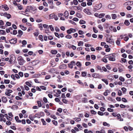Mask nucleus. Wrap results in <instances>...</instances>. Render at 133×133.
<instances>
[{
  "label": "nucleus",
  "mask_w": 133,
  "mask_h": 133,
  "mask_svg": "<svg viewBox=\"0 0 133 133\" xmlns=\"http://www.w3.org/2000/svg\"><path fill=\"white\" fill-rule=\"evenodd\" d=\"M76 65L79 67H81L82 64L81 63L79 62H78L76 63Z\"/></svg>",
  "instance_id": "obj_26"
},
{
  "label": "nucleus",
  "mask_w": 133,
  "mask_h": 133,
  "mask_svg": "<svg viewBox=\"0 0 133 133\" xmlns=\"http://www.w3.org/2000/svg\"><path fill=\"white\" fill-rule=\"evenodd\" d=\"M112 18L113 19H115L117 18V16L115 14H112L111 15Z\"/></svg>",
  "instance_id": "obj_17"
},
{
  "label": "nucleus",
  "mask_w": 133,
  "mask_h": 133,
  "mask_svg": "<svg viewBox=\"0 0 133 133\" xmlns=\"http://www.w3.org/2000/svg\"><path fill=\"white\" fill-rule=\"evenodd\" d=\"M15 104L16 105H21L22 103L21 102H19L18 101H16L15 103Z\"/></svg>",
  "instance_id": "obj_33"
},
{
  "label": "nucleus",
  "mask_w": 133,
  "mask_h": 133,
  "mask_svg": "<svg viewBox=\"0 0 133 133\" xmlns=\"http://www.w3.org/2000/svg\"><path fill=\"white\" fill-rule=\"evenodd\" d=\"M125 3H127V5H132L133 4V1H128Z\"/></svg>",
  "instance_id": "obj_23"
},
{
  "label": "nucleus",
  "mask_w": 133,
  "mask_h": 133,
  "mask_svg": "<svg viewBox=\"0 0 133 133\" xmlns=\"http://www.w3.org/2000/svg\"><path fill=\"white\" fill-rule=\"evenodd\" d=\"M69 15V13L67 11H65L64 13V16L66 18H68Z\"/></svg>",
  "instance_id": "obj_10"
},
{
  "label": "nucleus",
  "mask_w": 133,
  "mask_h": 133,
  "mask_svg": "<svg viewBox=\"0 0 133 133\" xmlns=\"http://www.w3.org/2000/svg\"><path fill=\"white\" fill-rule=\"evenodd\" d=\"M18 34L20 35V36H21L22 35L23 32L21 30H19L18 31Z\"/></svg>",
  "instance_id": "obj_39"
},
{
  "label": "nucleus",
  "mask_w": 133,
  "mask_h": 133,
  "mask_svg": "<svg viewBox=\"0 0 133 133\" xmlns=\"http://www.w3.org/2000/svg\"><path fill=\"white\" fill-rule=\"evenodd\" d=\"M55 15L54 14H51L50 15L49 17L51 19H53L54 17V16Z\"/></svg>",
  "instance_id": "obj_27"
},
{
  "label": "nucleus",
  "mask_w": 133,
  "mask_h": 133,
  "mask_svg": "<svg viewBox=\"0 0 133 133\" xmlns=\"http://www.w3.org/2000/svg\"><path fill=\"white\" fill-rule=\"evenodd\" d=\"M124 24L126 25H129L130 24V23L129 21L127 20H125L124 22Z\"/></svg>",
  "instance_id": "obj_21"
},
{
  "label": "nucleus",
  "mask_w": 133,
  "mask_h": 133,
  "mask_svg": "<svg viewBox=\"0 0 133 133\" xmlns=\"http://www.w3.org/2000/svg\"><path fill=\"white\" fill-rule=\"evenodd\" d=\"M119 38H118L117 40L116 41V43L117 45H119L120 44V41L119 40Z\"/></svg>",
  "instance_id": "obj_45"
},
{
  "label": "nucleus",
  "mask_w": 133,
  "mask_h": 133,
  "mask_svg": "<svg viewBox=\"0 0 133 133\" xmlns=\"http://www.w3.org/2000/svg\"><path fill=\"white\" fill-rule=\"evenodd\" d=\"M33 34L35 36L37 37L39 34V33L38 32H37L34 33Z\"/></svg>",
  "instance_id": "obj_62"
},
{
  "label": "nucleus",
  "mask_w": 133,
  "mask_h": 133,
  "mask_svg": "<svg viewBox=\"0 0 133 133\" xmlns=\"http://www.w3.org/2000/svg\"><path fill=\"white\" fill-rule=\"evenodd\" d=\"M49 27L51 30L52 31H53L54 30V29L52 25H50L49 26Z\"/></svg>",
  "instance_id": "obj_36"
},
{
  "label": "nucleus",
  "mask_w": 133,
  "mask_h": 133,
  "mask_svg": "<svg viewBox=\"0 0 133 133\" xmlns=\"http://www.w3.org/2000/svg\"><path fill=\"white\" fill-rule=\"evenodd\" d=\"M91 59L93 60H95L96 58V56L93 55H91Z\"/></svg>",
  "instance_id": "obj_42"
},
{
  "label": "nucleus",
  "mask_w": 133,
  "mask_h": 133,
  "mask_svg": "<svg viewBox=\"0 0 133 133\" xmlns=\"http://www.w3.org/2000/svg\"><path fill=\"white\" fill-rule=\"evenodd\" d=\"M29 118L31 120L33 121L34 119L35 118V117H33V116H29Z\"/></svg>",
  "instance_id": "obj_50"
},
{
  "label": "nucleus",
  "mask_w": 133,
  "mask_h": 133,
  "mask_svg": "<svg viewBox=\"0 0 133 133\" xmlns=\"http://www.w3.org/2000/svg\"><path fill=\"white\" fill-rule=\"evenodd\" d=\"M117 119L118 120H119L120 121H123V118H122L121 117V115L118 114L117 115Z\"/></svg>",
  "instance_id": "obj_8"
},
{
  "label": "nucleus",
  "mask_w": 133,
  "mask_h": 133,
  "mask_svg": "<svg viewBox=\"0 0 133 133\" xmlns=\"http://www.w3.org/2000/svg\"><path fill=\"white\" fill-rule=\"evenodd\" d=\"M17 6L18 7V9L20 10H21L22 9V5H20L19 4H18Z\"/></svg>",
  "instance_id": "obj_29"
},
{
  "label": "nucleus",
  "mask_w": 133,
  "mask_h": 133,
  "mask_svg": "<svg viewBox=\"0 0 133 133\" xmlns=\"http://www.w3.org/2000/svg\"><path fill=\"white\" fill-rule=\"evenodd\" d=\"M43 26L44 28H46L47 29L49 28V26L48 25L46 24H44L43 25Z\"/></svg>",
  "instance_id": "obj_51"
},
{
  "label": "nucleus",
  "mask_w": 133,
  "mask_h": 133,
  "mask_svg": "<svg viewBox=\"0 0 133 133\" xmlns=\"http://www.w3.org/2000/svg\"><path fill=\"white\" fill-rule=\"evenodd\" d=\"M102 81L103 82H104L106 84L108 85V82L107 79H102Z\"/></svg>",
  "instance_id": "obj_31"
},
{
  "label": "nucleus",
  "mask_w": 133,
  "mask_h": 133,
  "mask_svg": "<svg viewBox=\"0 0 133 133\" xmlns=\"http://www.w3.org/2000/svg\"><path fill=\"white\" fill-rule=\"evenodd\" d=\"M119 80L123 82L125 81V79L122 76H121L119 78Z\"/></svg>",
  "instance_id": "obj_34"
},
{
  "label": "nucleus",
  "mask_w": 133,
  "mask_h": 133,
  "mask_svg": "<svg viewBox=\"0 0 133 133\" xmlns=\"http://www.w3.org/2000/svg\"><path fill=\"white\" fill-rule=\"evenodd\" d=\"M78 33L79 35H82L84 34L83 32L81 30H79L78 32Z\"/></svg>",
  "instance_id": "obj_61"
},
{
  "label": "nucleus",
  "mask_w": 133,
  "mask_h": 133,
  "mask_svg": "<svg viewBox=\"0 0 133 133\" xmlns=\"http://www.w3.org/2000/svg\"><path fill=\"white\" fill-rule=\"evenodd\" d=\"M83 42L82 41H79L78 44V46L83 45Z\"/></svg>",
  "instance_id": "obj_49"
},
{
  "label": "nucleus",
  "mask_w": 133,
  "mask_h": 133,
  "mask_svg": "<svg viewBox=\"0 0 133 133\" xmlns=\"http://www.w3.org/2000/svg\"><path fill=\"white\" fill-rule=\"evenodd\" d=\"M4 117V115L2 114H0V121H3V118Z\"/></svg>",
  "instance_id": "obj_19"
},
{
  "label": "nucleus",
  "mask_w": 133,
  "mask_h": 133,
  "mask_svg": "<svg viewBox=\"0 0 133 133\" xmlns=\"http://www.w3.org/2000/svg\"><path fill=\"white\" fill-rule=\"evenodd\" d=\"M52 122H53V124L55 125H56L57 124V121L53 120L52 121Z\"/></svg>",
  "instance_id": "obj_59"
},
{
  "label": "nucleus",
  "mask_w": 133,
  "mask_h": 133,
  "mask_svg": "<svg viewBox=\"0 0 133 133\" xmlns=\"http://www.w3.org/2000/svg\"><path fill=\"white\" fill-rule=\"evenodd\" d=\"M15 120H16V121L17 122L20 123L21 122V121L19 119V117L18 116H16L15 117Z\"/></svg>",
  "instance_id": "obj_12"
},
{
  "label": "nucleus",
  "mask_w": 133,
  "mask_h": 133,
  "mask_svg": "<svg viewBox=\"0 0 133 133\" xmlns=\"http://www.w3.org/2000/svg\"><path fill=\"white\" fill-rule=\"evenodd\" d=\"M98 27L101 30H102L103 29V27L102 25H99L98 26Z\"/></svg>",
  "instance_id": "obj_48"
},
{
  "label": "nucleus",
  "mask_w": 133,
  "mask_h": 133,
  "mask_svg": "<svg viewBox=\"0 0 133 133\" xmlns=\"http://www.w3.org/2000/svg\"><path fill=\"white\" fill-rule=\"evenodd\" d=\"M108 111L110 112H112L114 111V109L111 108H108L107 109Z\"/></svg>",
  "instance_id": "obj_53"
},
{
  "label": "nucleus",
  "mask_w": 133,
  "mask_h": 133,
  "mask_svg": "<svg viewBox=\"0 0 133 133\" xmlns=\"http://www.w3.org/2000/svg\"><path fill=\"white\" fill-rule=\"evenodd\" d=\"M45 32L48 35L49 34V29H46L45 30Z\"/></svg>",
  "instance_id": "obj_63"
},
{
  "label": "nucleus",
  "mask_w": 133,
  "mask_h": 133,
  "mask_svg": "<svg viewBox=\"0 0 133 133\" xmlns=\"http://www.w3.org/2000/svg\"><path fill=\"white\" fill-rule=\"evenodd\" d=\"M123 92H125L127 91V89L124 87H123L121 88Z\"/></svg>",
  "instance_id": "obj_56"
},
{
  "label": "nucleus",
  "mask_w": 133,
  "mask_h": 133,
  "mask_svg": "<svg viewBox=\"0 0 133 133\" xmlns=\"http://www.w3.org/2000/svg\"><path fill=\"white\" fill-rule=\"evenodd\" d=\"M113 6V5L110 4L108 5V7L109 9H113V8H112Z\"/></svg>",
  "instance_id": "obj_52"
},
{
  "label": "nucleus",
  "mask_w": 133,
  "mask_h": 133,
  "mask_svg": "<svg viewBox=\"0 0 133 133\" xmlns=\"http://www.w3.org/2000/svg\"><path fill=\"white\" fill-rule=\"evenodd\" d=\"M103 125L104 126H107L108 127L110 126V124L108 123H107L105 122H103Z\"/></svg>",
  "instance_id": "obj_25"
},
{
  "label": "nucleus",
  "mask_w": 133,
  "mask_h": 133,
  "mask_svg": "<svg viewBox=\"0 0 133 133\" xmlns=\"http://www.w3.org/2000/svg\"><path fill=\"white\" fill-rule=\"evenodd\" d=\"M22 44L23 45H26L27 44V42L25 40H23L22 42Z\"/></svg>",
  "instance_id": "obj_57"
},
{
  "label": "nucleus",
  "mask_w": 133,
  "mask_h": 133,
  "mask_svg": "<svg viewBox=\"0 0 133 133\" xmlns=\"http://www.w3.org/2000/svg\"><path fill=\"white\" fill-rule=\"evenodd\" d=\"M110 56L109 57V60L112 61H114L115 60V57L113 55V54L110 55Z\"/></svg>",
  "instance_id": "obj_3"
},
{
  "label": "nucleus",
  "mask_w": 133,
  "mask_h": 133,
  "mask_svg": "<svg viewBox=\"0 0 133 133\" xmlns=\"http://www.w3.org/2000/svg\"><path fill=\"white\" fill-rule=\"evenodd\" d=\"M67 67V66L66 64H63L60 65L59 67V69H65Z\"/></svg>",
  "instance_id": "obj_7"
},
{
  "label": "nucleus",
  "mask_w": 133,
  "mask_h": 133,
  "mask_svg": "<svg viewBox=\"0 0 133 133\" xmlns=\"http://www.w3.org/2000/svg\"><path fill=\"white\" fill-rule=\"evenodd\" d=\"M37 103L38 104V106L39 107H40L42 105L40 101H37Z\"/></svg>",
  "instance_id": "obj_38"
},
{
  "label": "nucleus",
  "mask_w": 133,
  "mask_h": 133,
  "mask_svg": "<svg viewBox=\"0 0 133 133\" xmlns=\"http://www.w3.org/2000/svg\"><path fill=\"white\" fill-rule=\"evenodd\" d=\"M107 42L111 44L112 43L113 41L112 39L108 38L107 39Z\"/></svg>",
  "instance_id": "obj_13"
},
{
  "label": "nucleus",
  "mask_w": 133,
  "mask_h": 133,
  "mask_svg": "<svg viewBox=\"0 0 133 133\" xmlns=\"http://www.w3.org/2000/svg\"><path fill=\"white\" fill-rule=\"evenodd\" d=\"M18 74L19 76L21 77H22L23 76V74L22 72H20L18 73Z\"/></svg>",
  "instance_id": "obj_40"
},
{
  "label": "nucleus",
  "mask_w": 133,
  "mask_h": 133,
  "mask_svg": "<svg viewBox=\"0 0 133 133\" xmlns=\"http://www.w3.org/2000/svg\"><path fill=\"white\" fill-rule=\"evenodd\" d=\"M79 23L81 24H85L86 23V22L83 20H81L80 21Z\"/></svg>",
  "instance_id": "obj_46"
},
{
  "label": "nucleus",
  "mask_w": 133,
  "mask_h": 133,
  "mask_svg": "<svg viewBox=\"0 0 133 133\" xmlns=\"http://www.w3.org/2000/svg\"><path fill=\"white\" fill-rule=\"evenodd\" d=\"M87 99L86 98H84L82 99V102L84 103H86L87 102Z\"/></svg>",
  "instance_id": "obj_16"
},
{
  "label": "nucleus",
  "mask_w": 133,
  "mask_h": 133,
  "mask_svg": "<svg viewBox=\"0 0 133 133\" xmlns=\"http://www.w3.org/2000/svg\"><path fill=\"white\" fill-rule=\"evenodd\" d=\"M40 88L41 89L43 90H45L46 89V87L43 86H40Z\"/></svg>",
  "instance_id": "obj_54"
},
{
  "label": "nucleus",
  "mask_w": 133,
  "mask_h": 133,
  "mask_svg": "<svg viewBox=\"0 0 133 133\" xmlns=\"http://www.w3.org/2000/svg\"><path fill=\"white\" fill-rule=\"evenodd\" d=\"M75 63V62L73 61L71 62L70 63L68 64V66L69 68H73V65Z\"/></svg>",
  "instance_id": "obj_4"
},
{
  "label": "nucleus",
  "mask_w": 133,
  "mask_h": 133,
  "mask_svg": "<svg viewBox=\"0 0 133 133\" xmlns=\"http://www.w3.org/2000/svg\"><path fill=\"white\" fill-rule=\"evenodd\" d=\"M75 32V29L70 28L67 30V32L68 34H70L72 32Z\"/></svg>",
  "instance_id": "obj_5"
},
{
  "label": "nucleus",
  "mask_w": 133,
  "mask_h": 133,
  "mask_svg": "<svg viewBox=\"0 0 133 133\" xmlns=\"http://www.w3.org/2000/svg\"><path fill=\"white\" fill-rule=\"evenodd\" d=\"M25 84L29 86V87H31V84L29 82H25Z\"/></svg>",
  "instance_id": "obj_47"
},
{
  "label": "nucleus",
  "mask_w": 133,
  "mask_h": 133,
  "mask_svg": "<svg viewBox=\"0 0 133 133\" xmlns=\"http://www.w3.org/2000/svg\"><path fill=\"white\" fill-rule=\"evenodd\" d=\"M86 59L88 61L90 60V56L89 55H87L86 56Z\"/></svg>",
  "instance_id": "obj_43"
},
{
  "label": "nucleus",
  "mask_w": 133,
  "mask_h": 133,
  "mask_svg": "<svg viewBox=\"0 0 133 133\" xmlns=\"http://www.w3.org/2000/svg\"><path fill=\"white\" fill-rule=\"evenodd\" d=\"M91 112L92 114H96L97 113V112L96 111H94L93 110H91Z\"/></svg>",
  "instance_id": "obj_60"
},
{
  "label": "nucleus",
  "mask_w": 133,
  "mask_h": 133,
  "mask_svg": "<svg viewBox=\"0 0 133 133\" xmlns=\"http://www.w3.org/2000/svg\"><path fill=\"white\" fill-rule=\"evenodd\" d=\"M57 51L56 50H51V52L53 54H56L57 53Z\"/></svg>",
  "instance_id": "obj_18"
},
{
  "label": "nucleus",
  "mask_w": 133,
  "mask_h": 133,
  "mask_svg": "<svg viewBox=\"0 0 133 133\" xmlns=\"http://www.w3.org/2000/svg\"><path fill=\"white\" fill-rule=\"evenodd\" d=\"M87 74V72L85 71H83L82 72V76L83 77H85Z\"/></svg>",
  "instance_id": "obj_22"
},
{
  "label": "nucleus",
  "mask_w": 133,
  "mask_h": 133,
  "mask_svg": "<svg viewBox=\"0 0 133 133\" xmlns=\"http://www.w3.org/2000/svg\"><path fill=\"white\" fill-rule=\"evenodd\" d=\"M22 22L24 23H26L27 22V21L26 19L23 18L22 20Z\"/></svg>",
  "instance_id": "obj_58"
},
{
  "label": "nucleus",
  "mask_w": 133,
  "mask_h": 133,
  "mask_svg": "<svg viewBox=\"0 0 133 133\" xmlns=\"http://www.w3.org/2000/svg\"><path fill=\"white\" fill-rule=\"evenodd\" d=\"M5 31L3 30H0V34L2 35H4L5 33Z\"/></svg>",
  "instance_id": "obj_41"
},
{
  "label": "nucleus",
  "mask_w": 133,
  "mask_h": 133,
  "mask_svg": "<svg viewBox=\"0 0 133 133\" xmlns=\"http://www.w3.org/2000/svg\"><path fill=\"white\" fill-rule=\"evenodd\" d=\"M41 121L43 123V125H45L46 124V123L44 119H41Z\"/></svg>",
  "instance_id": "obj_35"
},
{
  "label": "nucleus",
  "mask_w": 133,
  "mask_h": 133,
  "mask_svg": "<svg viewBox=\"0 0 133 133\" xmlns=\"http://www.w3.org/2000/svg\"><path fill=\"white\" fill-rule=\"evenodd\" d=\"M75 7H76L77 9L78 10H80L81 11L82 10V8L80 6H75Z\"/></svg>",
  "instance_id": "obj_32"
},
{
  "label": "nucleus",
  "mask_w": 133,
  "mask_h": 133,
  "mask_svg": "<svg viewBox=\"0 0 133 133\" xmlns=\"http://www.w3.org/2000/svg\"><path fill=\"white\" fill-rule=\"evenodd\" d=\"M19 64L21 65H23V64L25 62L23 58L21 56L19 57L18 59Z\"/></svg>",
  "instance_id": "obj_1"
},
{
  "label": "nucleus",
  "mask_w": 133,
  "mask_h": 133,
  "mask_svg": "<svg viewBox=\"0 0 133 133\" xmlns=\"http://www.w3.org/2000/svg\"><path fill=\"white\" fill-rule=\"evenodd\" d=\"M105 15V14L104 13H101L99 15L98 17L99 18H101L104 17Z\"/></svg>",
  "instance_id": "obj_20"
},
{
  "label": "nucleus",
  "mask_w": 133,
  "mask_h": 133,
  "mask_svg": "<svg viewBox=\"0 0 133 133\" xmlns=\"http://www.w3.org/2000/svg\"><path fill=\"white\" fill-rule=\"evenodd\" d=\"M20 27L23 30H25L27 29L26 27H24L23 26L20 25H19Z\"/></svg>",
  "instance_id": "obj_14"
},
{
  "label": "nucleus",
  "mask_w": 133,
  "mask_h": 133,
  "mask_svg": "<svg viewBox=\"0 0 133 133\" xmlns=\"http://www.w3.org/2000/svg\"><path fill=\"white\" fill-rule=\"evenodd\" d=\"M76 16L77 17L79 18H81L82 16L80 14L78 13L76 14Z\"/></svg>",
  "instance_id": "obj_37"
},
{
  "label": "nucleus",
  "mask_w": 133,
  "mask_h": 133,
  "mask_svg": "<svg viewBox=\"0 0 133 133\" xmlns=\"http://www.w3.org/2000/svg\"><path fill=\"white\" fill-rule=\"evenodd\" d=\"M5 17H6L8 19H9L11 18V15L10 14H8L6 12V14H5Z\"/></svg>",
  "instance_id": "obj_15"
},
{
  "label": "nucleus",
  "mask_w": 133,
  "mask_h": 133,
  "mask_svg": "<svg viewBox=\"0 0 133 133\" xmlns=\"http://www.w3.org/2000/svg\"><path fill=\"white\" fill-rule=\"evenodd\" d=\"M92 76L94 78H96L97 76V75L96 73H94L92 74Z\"/></svg>",
  "instance_id": "obj_28"
},
{
  "label": "nucleus",
  "mask_w": 133,
  "mask_h": 133,
  "mask_svg": "<svg viewBox=\"0 0 133 133\" xmlns=\"http://www.w3.org/2000/svg\"><path fill=\"white\" fill-rule=\"evenodd\" d=\"M18 108V106L17 105H13L12 106V107L11 108L12 109H17Z\"/></svg>",
  "instance_id": "obj_30"
},
{
  "label": "nucleus",
  "mask_w": 133,
  "mask_h": 133,
  "mask_svg": "<svg viewBox=\"0 0 133 133\" xmlns=\"http://www.w3.org/2000/svg\"><path fill=\"white\" fill-rule=\"evenodd\" d=\"M97 113L98 115L101 116H103L104 115V113L100 111H98Z\"/></svg>",
  "instance_id": "obj_44"
},
{
  "label": "nucleus",
  "mask_w": 133,
  "mask_h": 133,
  "mask_svg": "<svg viewBox=\"0 0 133 133\" xmlns=\"http://www.w3.org/2000/svg\"><path fill=\"white\" fill-rule=\"evenodd\" d=\"M9 42L11 44H15L17 42V39L15 38L9 40Z\"/></svg>",
  "instance_id": "obj_2"
},
{
  "label": "nucleus",
  "mask_w": 133,
  "mask_h": 133,
  "mask_svg": "<svg viewBox=\"0 0 133 133\" xmlns=\"http://www.w3.org/2000/svg\"><path fill=\"white\" fill-rule=\"evenodd\" d=\"M97 68L98 70H100L101 71H102V69H101V66H97Z\"/></svg>",
  "instance_id": "obj_55"
},
{
  "label": "nucleus",
  "mask_w": 133,
  "mask_h": 133,
  "mask_svg": "<svg viewBox=\"0 0 133 133\" xmlns=\"http://www.w3.org/2000/svg\"><path fill=\"white\" fill-rule=\"evenodd\" d=\"M10 81L9 79L4 80V82L5 84H8L10 83Z\"/></svg>",
  "instance_id": "obj_24"
},
{
  "label": "nucleus",
  "mask_w": 133,
  "mask_h": 133,
  "mask_svg": "<svg viewBox=\"0 0 133 133\" xmlns=\"http://www.w3.org/2000/svg\"><path fill=\"white\" fill-rule=\"evenodd\" d=\"M83 11L86 14L89 15H90L91 14V12L89 10L87 9H85Z\"/></svg>",
  "instance_id": "obj_6"
},
{
  "label": "nucleus",
  "mask_w": 133,
  "mask_h": 133,
  "mask_svg": "<svg viewBox=\"0 0 133 133\" xmlns=\"http://www.w3.org/2000/svg\"><path fill=\"white\" fill-rule=\"evenodd\" d=\"M1 7L4 8L6 10H8L9 9V8L7 7V6L6 5H2Z\"/></svg>",
  "instance_id": "obj_11"
},
{
  "label": "nucleus",
  "mask_w": 133,
  "mask_h": 133,
  "mask_svg": "<svg viewBox=\"0 0 133 133\" xmlns=\"http://www.w3.org/2000/svg\"><path fill=\"white\" fill-rule=\"evenodd\" d=\"M15 77L17 79H19L20 78L19 76L17 74H15Z\"/></svg>",
  "instance_id": "obj_64"
},
{
  "label": "nucleus",
  "mask_w": 133,
  "mask_h": 133,
  "mask_svg": "<svg viewBox=\"0 0 133 133\" xmlns=\"http://www.w3.org/2000/svg\"><path fill=\"white\" fill-rule=\"evenodd\" d=\"M2 101L4 103H6L8 101L6 97L3 96L2 98Z\"/></svg>",
  "instance_id": "obj_9"
}]
</instances>
